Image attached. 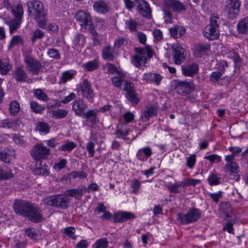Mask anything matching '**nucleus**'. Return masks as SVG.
I'll list each match as a JSON object with an SVG mask.
<instances>
[{
  "label": "nucleus",
  "mask_w": 248,
  "mask_h": 248,
  "mask_svg": "<svg viewBox=\"0 0 248 248\" xmlns=\"http://www.w3.org/2000/svg\"><path fill=\"white\" fill-rule=\"evenodd\" d=\"M13 208L17 214L27 217L33 222H40L43 218V215L40 209L26 201L15 200Z\"/></svg>",
  "instance_id": "obj_1"
},
{
  "label": "nucleus",
  "mask_w": 248,
  "mask_h": 248,
  "mask_svg": "<svg viewBox=\"0 0 248 248\" xmlns=\"http://www.w3.org/2000/svg\"><path fill=\"white\" fill-rule=\"evenodd\" d=\"M28 13L32 16L39 27L45 29L47 22V13L43 3L39 0H30L27 2Z\"/></svg>",
  "instance_id": "obj_2"
},
{
  "label": "nucleus",
  "mask_w": 248,
  "mask_h": 248,
  "mask_svg": "<svg viewBox=\"0 0 248 248\" xmlns=\"http://www.w3.org/2000/svg\"><path fill=\"white\" fill-rule=\"evenodd\" d=\"M186 9V6L179 0H164L162 11L165 22L167 23L172 22L174 18L173 12L175 14H178L185 11Z\"/></svg>",
  "instance_id": "obj_3"
},
{
  "label": "nucleus",
  "mask_w": 248,
  "mask_h": 248,
  "mask_svg": "<svg viewBox=\"0 0 248 248\" xmlns=\"http://www.w3.org/2000/svg\"><path fill=\"white\" fill-rule=\"evenodd\" d=\"M134 50L136 54L133 56L132 62L138 68L145 66L147 59L152 58L153 56V52L149 46L145 48L135 47Z\"/></svg>",
  "instance_id": "obj_4"
},
{
  "label": "nucleus",
  "mask_w": 248,
  "mask_h": 248,
  "mask_svg": "<svg viewBox=\"0 0 248 248\" xmlns=\"http://www.w3.org/2000/svg\"><path fill=\"white\" fill-rule=\"evenodd\" d=\"M70 202V199L63 194L53 195L45 198L43 203L48 206L66 209Z\"/></svg>",
  "instance_id": "obj_5"
},
{
  "label": "nucleus",
  "mask_w": 248,
  "mask_h": 248,
  "mask_svg": "<svg viewBox=\"0 0 248 248\" xmlns=\"http://www.w3.org/2000/svg\"><path fill=\"white\" fill-rule=\"evenodd\" d=\"M202 217V211L199 209L190 208L186 214L179 213L177 215V220L183 224H188L196 222Z\"/></svg>",
  "instance_id": "obj_6"
},
{
  "label": "nucleus",
  "mask_w": 248,
  "mask_h": 248,
  "mask_svg": "<svg viewBox=\"0 0 248 248\" xmlns=\"http://www.w3.org/2000/svg\"><path fill=\"white\" fill-rule=\"evenodd\" d=\"M51 155L49 148H47L42 143L34 145L31 151V155L32 158L38 163V161L46 160Z\"/></svg>",
  "instance_id": "obj_7"
},
{
  "label": "nucleus",
  "mask_w": 248,
  "mask_h": 248,
  "mask_svg": "<svg viewBox=\"0 0 248 248\" xmlns=\"http://www.w3.org/2000/svg\"><path fill=\"white\" fill-rule=\"evenodd\" d=\"M173 87L178 94L185 95L195 89V85L192 80H175L173 81Z\"/></svg>",
  "instance_id": "obj_8"
},
{
  "label": "nucleus",
  "mask_w": 248,
  "mask_h": 248,
  "mask_svg": "<svg viewBox=\"0 0 248 248\" xmlns=\"http://www.w3.org/2000/svg\"><path fill=\"white\" fill-rule=\"evenodd\" d=\"M241 2L240 0H226L225 9L230 18L233 19L237 17L240 13Z\"/></svg>",
  "instance_id": "obj_9"
},
{
  "label": "nucleus",
  "mask_w": 248,
  "mask_h": 248,
  "mask_svg": "<svg viewBox=\"0 0 248 248\" xmlns=\"http://www.w3.org/2000/svg\"><path fill=\"white\" fill-rule=\"evenodd\" d=\"M24 61L28 72L33 75H37L40 72L42 65L38 60L34 59L30 55H27L25 57Z\"/></svg>",
  "instance_id": "obj_10"
},
{
  "label": "nucleus",
  "mask_w": 248,
  "mask_h": 248,
  "mask_svg": "<svg viewBox=\"0 0 248 248\" xmlns=\"http://www.w3.org/2000/svg\"><path fill=\"white\" fill-rule=\"evenodd\" d=\"M172 51L173 60L177 65L180 64L186 58L184 49L178 43H174L171 46Z\"/></svg>",
  "instance_id": "obj_11"
},
{
  "label": "nucleus",
  "mask_w": 248,
  "mask_h": 248,
  "mask_svg": "<svg viewBox=\"0 0 248 248\" xmlns=\"http://www.w3.org/2000/svg\"><path fill=\"white\" fill-rule=\"evenodd\" d=\"M79 90L81 92L83 97L86 98L91 102L93 101L94 97V93L92 85L88 79H83L82 84L79 88Z\"/></svg>",
  "instance_id": "obj_12"
},
{
  "label": "nucleus",
  "mask_w": 248,
  "mask_h": 248,
  "mask_svg": "<svg viewBox=\"0 0 248 248\" xmlns=\"http://www.w3.org/2000/svg\"><path fill=\"white\" fill-rule=\"evenodd\" d=\"M137 5V11L142 16L150 18L152 16V9L147 1L145 0H136Z\"/></svg>",
  "instance_id": "obj_13"
},
{
  "label": "nucleus",
  "mask_w": 248,
  "mask_h": 248,
  "mask_svg": "<svg viewBox=\"0 0 248 248\" xmlns=\"http://www.w3.org/2000/svg\"><path fill=\"white\" fill-rule=\"evenodd\" d=\"M76 20L81 26H88L91 24L92 17L89 13L84 10H78L75 14Z\"/></svg>",
  "instance_id": "obj_14"
},
{
  "label": "nucleus",
  "mask_w": 248,
  "mask_h": 248,
  "mask_svg": "<svg viewBox=\"0 0 248 248\" xmlns=\"http://www.w3.org/2000/svg\"><path fill=\"white\" fill-rule=\"evenodd\" d=\"M203 35L205 37L210 40L217 39L220 35L219 29L207 25L203 31Z\"/></svg>",
  "instance_id": "obj_15"
},
{
  "label": "nucleus",
  "mask_w": 248,
  "mask_h": 248,
  "mask_svg": "<svg viewBox=\"0 0 248 248\" xmlns=\"http://www.w3.org/2000/svg\"><path fill=\"white\" fill-rule=\"evenodd\" d=\"M142 79L147 83L159 85L162 80V77L159 74L148 72L144 73Z\"/></svg>",
  "instance_id": "obj_16"
},
{
  "label": "nucleus",
  "mask_w": 248,
  "mask_h": 248,
  "mask_svg": "<svg viewBox=\"0 0 248 248\" xmlns=\"http://www.w3.org/2000/svg\"><path fill=\"white\" fill-rule=\"evenodd\" d=\"M14 77L18 82H31V79L28 78L27 73L21 67H17L15 69Z\"/></svg>",
  "instance_id": "obj_17"
},
{
  "label": "nucleus",
  "mask_w": 248,
  "mask_h": 248,
  "mask_svg": "<svg viewBox=\"0 0 248 248\" xmlns=\"http://www.w3.org/2000/svg\"><path fill=\"white\" fill-rule=\"evenodd\" d=\"M87 106L81 99L75 100L73 102L72 109L78 116H82Z\"/></svg>",
  "instance_id": "obj_18"
},
{
  "label": "nucleus",
  "mask_w": 248,
  "mask_h": 248,
  "mask_svg": "<svg viewBox=\"0 0 248 248\" xmlns=\"http://www.w3.org/2000/svg\"><path fill=\"white\" fill-rule=\"evenodd\" d=\"M157 111V108L154 105L147 106L145 110L142 113L140 120L143 122H147L149 121L151 117L156 115Z\"/></svg>",
  "instance_id": "obj_19"
},
{
  "label": "nucleus",
  "mask_w": 248,
  "mask_h": 248,
  "mask_svg": "<svg viewBox=\"0 0 248 248\" xmlns=\"http://www.w3.org/2000/svg\"><path fill=\"white\" fill-rule=\"evenodd\" d=\"M153 154L152 148L146 146L140 149L137 154V158L141 161H146Z\"/></svg>",
  "instance_id": "obj_20"
},
{
  "label": "nucleus",
  "mask_w": 248,
  "mask_h": 248,
  "mask_svg": "<svg viewBox=\"0 0 248 248\" xmlns=\"http://www.w3.org/2000/svg\"><path fill=\"white\" fill-rule=\"evenodd\" d=\"M135 218L134 214L128 212H119L114 216L113 220L115 222H123L128 219Z\"/></svg>",
  "instance_id": "obj_21"
},
{
  "label": "nucleus",
  "mask_w": 248,
  "mask_h": 248,
  "mask_svg": "<svg viewBox=\"0 0 248 248\" xmlns=\"http://www.w3.org/2000/svg\"><path fill=\"white\" fill-rule=\"evenodd\" d=\"M4 22L9 27V33L13 34L20 27L22 23V19L16 18L15 19H6Z\"/></svg>",
  "instance_id": "obj_22"
},
{
  "label": "nucleus",
  "mask_w": 248,
  "mask_h": 248,
  "mask_svg": "<svg viewBox=\"0 0 248 248\" xmlns=\"http://www.w3.org/2000/svg\"><path fill=\"white\" fill-rule=\"evenodd\" d=\"M94 10L99 14H105L109 10V7L105 1L97 0L93 5Z\"/></svg>",
  "instance_id": "obj_23"
},
{
  "label": "nucleus",
  "mask_w": 248,
  "mask_h": 248,
  "mask_svg": "<svg viewBox=\"0 0 248 248\" xmlns=\"http://www.w3.org/2000/svg\"><path fill=\"white\" fill-rule=\"evenodd\" d=\"M182 70L183 74L185 76L193 77L198 73L199 67L197 64L193 63L182 67Z\"/></svg>",
  "instance_id": "obj_24"
},
{
  "label": "nucleus",
  "mask_w": 248,
  "mask_h": 248,
  "mask_svg": "<svg viewBox=\"0 0 248 248\" xmlns=\"http://www.w3.org/2000/svg\"><path fill=\"white\" fill-rule=\"evenodd\" d=\"M169 31L171 37L177 38L185 34L186 29L183 26L174 25L169 29Z\"/></svg>",
  "instance_id": "obj_25"
},
{
  "label": "nucleus",
  "mask_w": 248,
  "mask_h": 248,
  "mask_svg": "<svg viewBox=\"0 0 248 248\" xmlns=\"http://www.w3.org/2000/svg\"><path fill=\"white\" fill-rule=\"evenodd\" d=\"M98 113V110L94 109H91L86 112H84V114L82 116L86 121H90L93 125L96 124L98 122L96 116Z\"/></svg>",
  "instance_id": "obj_26"
},
{
  "label": "nucleus",
  "mask_w": 248,
  "mask_h": 248,
  "mask_svg": "<svg viewBox=\"0 0 248 248\" xmlns=\"http://www.w3.org/2000/svg\"><path fill=\"white\" fill-rule=\"evenodd\" d=\"M237 31L241 34H248V16L240 20L237 25Z\"/></svg>",
  "instance_id": "obj_27"
},
{
  "label": "nucleus",
  "mask_w": 248,
  "mask_h": 248,
  "mask_svg": "<svg viewBox=\"0 0 248 248\" xmlns=\"http://www.w3.org/2000/svg\"><path fill=\"white\" fill-rule=\"evenodd\" d=\"M86 43V38L84 35L81 34H77L73 39V45L78 50L81 49Z\"/></svg>",
  "instance_id": "obj_28"
},
{
  "label": "nucleus",
  "mask_w": 248,
  "mask_h": 248,
  "mask_svg": "<svg viewBox=\"0 0 248 248\" xmlns=\"http://www.w3.org/2000/svg\"><path fill=\"white\" fill-rule=\"evenodd\" d=\"M39 164L35 165V167L33 170V172L35 175H42L47 176L49 174L48 167L45 164L42 165V161H38Z\"/></svg>",
  "instance_id": "obj_29"
},
{
  "label": "nucleus",
  "mask_w": 248,
  "mask_h": 248,
  "mask_svg": "<svg viewBox=\"0 0 248 248\" xmlns=\"http://www.w3.org/2000/svg\"><path fill=\"white\" fill-rule=\"evenodd\" d=\"M102 57L107 61H112L114 58V48L110 46H107L102 50Z\"/></svg>",
  "instance_id": "obj_30"
},
{
  "label": "nucleus",
  "mask_w": 248,
  "mask_h": 248,
  "mask_svg": "<svg viewBox=\"0 0 248 248\" xmlns=\"http://www.w3.org/2000/svg\"><path fill=\"white\" fill-rule=\"evenodd\" d=\"M98 59H95L93 61H89L83 64V69L87 71H93L99 67Z\"/></svg>",
  "instance_id": "obj_31"
},
{
  "label": "nucleus",
  "mask_w": 248,
  "mask_h": 248,
  "mask_svg": "<svg viewBox=\"0 0 248 248\" xmlns=\"http://www.w3.org/2000/svg\"><path fill=\"white\" fill-rule=\"evenodd\" d=\"M64 194L66 196L74 197L78 199L81 197L83 194V190L82 189H68L65 190Z\"/></svg>",
  "instance_id": "obj_32"
},
{
  "label": "nucleus",
  "mask_w": 248,
  "mask_h": 248,
  "mask_svg": "<svg viewBox=\"0 0 248 248\" xmlns=\"http://www.w3.org/2000/svg\"><path fill=\"white\" fill-rule=\"evenodd\" d=\"M209 46L207 45L199 44L196 46L194 54L197 57H200L206 54L209 49Z\"/></svg>",
  "instance_id": "obj_33"
},
{
  "label": "nucleus",
  "mask_w": 248,
  "mask_h": 248,
  "mask_svg": "<svg viewBox=\"0 0 248 248\" xmlns=\"http://www.w3.org/2000/svg\"><path fill=\"white\" fill-rule=\"evenodd\" d=\"M12 11L16 18L22 19L24 11L21 4H18L12 7Z\"/></svg>",
  "instance_id": "obj_34"
},
{
  "label": "nucleus",
  "mask_w": 248,
  "mask_h": 248,
  "mask_svg": "<svg viewBox=\"0 0 248 248\" xmlns=\"http://www.w3.org/2000/svg\"><path fill=\"white\" fill-rule=\"evenodd\" d=\"M221 22V19L218 15L217 14H212L210 17V23L208 25L219 29V24Z\"/></svg>",
  "instance_id": "obj_35"
},
{
  "label": "nucleus",
  "mask_w": 248,
  "mask_h": 248,
  "mask_svg": "<svg viewBox=\"0 0 248 248\" xmlns=\"http://www.w3.org/2000/svg\"><path fill=\"white\" fill-rule=\"evenodd\" d=\"M220 177L215 171H212L208 178V181L211 186L217 185L220 183Z\"/></svg>",
  "instance_id": "obj_36"
},
{
  "label": "nucleus",
  "mask_w": 248,
  "mask_h": 248,
  "mask_svg": "<svg viewBox=\"0 0 248 248\" xmlns=\"http://www.w3.org/2000/svg\"><path fill=\"white\" fill-rule=\"evenodd\" d=\"M224 168L233 174L238 173L239 169V165L236 162L226 163Z\"/></svg>",
  "instance_id": "obj_37"
},
{
  "label": "nucleus",
  "mask_w": 248,
  "mask_h": 248,
  "mask_svg": "<svg viewBox=\"0 0 248 248\" xmlns=\"http://www.w3.org/2000/svg\"><path fill=\"white\" fill-rule=\"evenodd\" d=\"M24 40L23 37L18 35H14L12 37L9 45L8 46V49H12L15 46L19 44H23Z\"/></svg>",
  "instance_id": "obj_38"
},
{
  "label": "nucleus",
  "mask_w": 248,
  "mask_h": 248,
  "mask_svg": "<svg viewBox=\"0 0 248 248\" xmlns=\"http://www.w3.org/2000/svg\"><path fill=\"white\" fill-rule=\"evenodd\" d=\"M36 129L40 133L47 134L49 131V127L48 124L43 122H39L37 123L36 126Z\"/></svg>",
  "instance_id": "obj_39"
},
{
  "label": "nucleus",
  "mask_w": 248,
  "mask_h": 248,
  "mask_svg": "<svg viewBox=\"0 0 248 248\" xmlns=\"http://www.w3.org/2000/svg\"><path fill=\"white\" fill-rule=\"evenodd\" d=\"M12 69L11 65L7 62L3 61L0 59V73L6 75Z\"/></svg>",
  "instance_id": "obj_40"
},
{
  "label": "nucleus",
  "mask_w": 248,
  "mask_h": 248,
  "mask_svg": "<svg viewBox=\"0 0 248 248\" xmlns=\"http://www.w3.org/2000/svg\"><path fill=\"white\" fill-rule=\"evenodd\" d=\"M129 133V129H123L120 126H118L116 128L115 133L118 138L125 140L126 136L128 135Z\"/></svg>",
  "instance_id": "obj_41"
},
{
  "label": "nucleus",
  "mask_w": 248,
  "mask_h": 248,
  "mask_svg": "<svg viewBox=\"0 0 248 248\" xmlns=\"http://www.w3.org/2000/svg\"><path fill=\"white\" fill-rule=\"evenodd\" d=\"M77 146V144L73 141H65L64 143L59 148L60 150L62 151L71 152Z\"/></svg>",
  "instance_id": "obj_42"
},
{
  "label": "nucleus",
  "mask_w": 248,
  "mask_h": 248,
  "mask_svg": "<svg viewBox=\"0 0 248 248\" xmlns=\"http://www.w3.org/2000/svg\"><path fill=\"white\" fill-rule=\"evenodd\" d=\"M68 112L65 109H58L52 112V116L56 119H62L68 115Z\"/></svg>",
  "instance_id": "obj_43"
},
{
  "label": "nucleus",
  "mask_w": 248,
  "mask_h": 248,
  "mask_svg": "<svg viewBox=\"0 0 248 248\" xmlns=\"http://www.w3.org/2000/svg\"><path fill=\"white\" fill-rule=\"evenodd\" d=\"M223 74L220 71H214L211 73L210 76V80L214 83H218L220 80L223 79Z\"/></svg>",
  "instance_id": "obj_44"
},
{
  "label": "nucleus",
  "mask_w": 248,
  "mask_h": 248,
  "mask_svg": "<svg viewBox=\"0 0 248 248\" xmlns=\"http://www.w3.org/2000/svg\"><path fill=\"white\" fill-rule=\"evenodd\" d=\"M14 177V174L12 173L10 169H0V178L4 180L12 178Z\"/></svg>",
  "instance_id": "obj_45"
},
{
  "label": "nucleus",
  "mask_w": 248,
  "mask_h": 248,
  "mask_svg": "<svg viewBox=\"0 0 248 248\" xmlns=\"http://www.w3.org/2000/svg\"><path fill=\"white\" fill-rule=\"evenodd\" d=\"M108 242L106 238H102L96 241L94 248H108Z\"/></svg>",
  "instance_id": "obj_46"
},
{
  "label": "nucleus",
  "mask_w": 248,
  "mask_h": 248,
  "mask_svg": "<svg viewBox=\"0 0 248 248\" xmlns=\"http://www.w3.org/2000/svg\"><path fill=\"white\" fill-rule=\"evenodd\" d=\"M196 162V155L192 154L186 158V166L190 169H192Z\"/></svg>",
  "instance_id": "obj_47"
},
{
  "label": "nucleus",
  "mask_w": 248,
  "mask_h": 248,
  "mask_svg": "<svg viewBox=\"0 0 248 248\" xmlns=\"http://www.w3.org/2000/svg\"><path fill=\"white\" fill-rule=\"evenodd\" d=\"M74 74L69 71H65L62 74L61 78L60 80V83H65L67 81L71 80L74 77Z\"/></svg>",
  "instance_id": "obj_48"
},
{
  "label": "nucleus",
  "mask_w": 248,
  "mask_h": 248,
  "mask_svg": "<svg viewBox=\"0 0 248 248\" xmlns=\"http://www.w3.org/2000/svg\"><path fill=\"white\" fill-rule=\"evenodd\" d=\"M45 32L43 31L38 29H36L33 32L31 40L32 42L34 43L37 40L42 39L45 36Z\"/></svg>",
  "instance_id": "obj_49"
},
{
  "label": "nucleus",
  "mask_w": 248,
  "mask_h": 248,
  "mask_svg": "<svg viewBox=\"0 0 248 248\" xmlns=\"http://www.w3.org/2000/svg\"><path fill=\"white\" fill-rule=\"evenodd\" d=\"M25 233L29 237L33 240H36L38 237V231L34 228L26 229Z\"/></svg>",
  "instance_id": "obj_50"
},
{
  "label": "nucleus",
  "mask_w": 248,
  "mask_h": 248,
  "mask_svg": "<svg viewBox=\"0 0 248 248\" xmlns=\"http://www.w3.org/2000/svg\"><path fill=\"white\" fill-rule=\"evenodd\" d=\"M34 95L39 100L44 101H47L49 98L46 93H45L41 89H36L34 93Z\"/></svg>",
  "instance_id": "obj_51"
},
{
  "label": "nucleus",
  "mask_w": 248,
  "mask_h": 248,
  "mask_svg": "<svg viewBox=\"0 0 248 248\" xmlns=\"http://www.w3.org/2000/svg\"><path fill=\"white\" fill-rule=\"evenodd\" d=\"M125 24L131 32H137V28L138 25L137 21L130 18L126 21Z\"/></svg>",
  "instance_id": "obj_52"
},
{
  "label": "nucleus",
  "mask_w": 248,
  "mask_h": 248,
  "mask_svg": "<svg viewBox=\"0 0 248 248\" xmlns=\"http://www.w3.org/2000/svg\"><path fill=\"white\" fill-rule=\"evenodd\" d=\"M19 109V105L16 101H13L10 104L9 110L11 115H16L18 112Z\"/></svg>",
  "instance_id": "obj_53"
},
{
  "label": "nucleus",
  "mask_w": 248,
  "mask_h": 248,
  "mask_svg": "<svg viewBox=\"0 0 248 248\" xmlns=\"http://www.w3.org/2000/svg\"><path fill=\"white\" fill-rule=\"evenodd\" d=\"M128 100L131 102L132 104L137 105L139 103V99L137 96L135 91L126 93V95Z\"/></svg>",
  "instance_id": "obj_54"
},
{
  "label": "nucleus",
  "mask_w": 248,
  "mask_h": 248,
  "mask_svg": "<svg viewBox=\"0 0 248 248\" xmlns=\"http://www.w3.org/2000/svg\"><path fill=\"white\" fill-rule=\"evenodd\" d=\"M227 57L232 59L235 65L239 64L241 63V59L238 54L235 51H231L228 53Z\"/></svg>",
  "instance_id": "obj_55"
},
{
  "label": "nucleus",
  "mask_w": 248,
  "mask_h": 248,
  "mask_svg": "<svg viewBox=\"0 0 248 248\" xmlns=\"http://www.w3.org/2000/svg\"><path fill=\"white\" fill-rule=\"evenodd\" d=\"M63 232L67 236L70 237L72 239H75L76 238V235H74L76 232V230L73 227H66L64 229Z\"/></svg>",
  "instance_id": "obj_56"
},
{
  "label": "nucleus",
  "mask_w": 248,
  "mask_h": 248,
  "mask_svg": "<svg viewBox=\"0 0 248 248\" xmlns=\"http://www.w3.org/2000/svg\"><path fill=\"white\" fill-rule=\"evenodd\" d=\"M204 158L209 160L212 164L218 163L221 161V157L217 154H212L208 156H205Z\"/></svg>",
  "instance_id": "obj_57"
},
{
  "label": "nucleus",
  "mask_w": 248,
  "mask_h": 248,
  "mask_svg": "<svg viewBox=\"0 0 248 248\" xmlns=\"http://www.w3.org/2000/svg\"><path fill=\"white\" fill-rule=\"evenodd\" d=\"M122 117L125 123H129L134 119L135 115L132 112L127 111L122 115Z\"/></svg>",
  "instance_id": "obj_58"
},
{
  "label": "nucleus",
  "mask_w": 248,
  "mask_h": 248,
  "mask_svg": "<svg viewBox=\"0 0 248 248\" xmlns=\"http://www.w3.org/2000/svg\"><path fill=\"white\" fill-rule=\"evenodd\" d=\"M47 54L51 58L55 59H59L61 58V54L59 51L55 48H50L47 51Z\"/></svg>",
  "instance_id": "obj_59"
},
{
  "label": "nucleus",
  "mask_w": 248,
  "mask_h": 248,
  "mask_svg": "<svg viewBox=\"0 0 248 248\" xmlns=\"http://www.w3.org/2000/svg\"><path fill=\"white\" fill-rule=\"evenodd\" d=\"M94 147L95 144L93 141H90L87 143L86 145V148L89 153V157H92L93 156L94 154Z\"/></svg>",
  "instance_id": "obj_60"
},
{
  "label": "nucleus",
  "mask_w": 248,
  "mask_h": 248,
  "mask_svg": "<svg viewBox=\"0 0 248 248\" xmlns=\"http://www.w3.org/2000/svg\"><path fill=\"white\" fill-rule=\"evenodd\" d=\"M31 108L33 112L35 113H41L44 110V108L35 102H31Z\"/></svg>",
  "instance_id": "obj_61"
},
{
  "label": "nucleus",
  "mask_w": 248,
  "mask_h": 248,
  "mask_svg": "<svg viewBox=\"0 0 248 248\" xmlns=\"http://www.w3.org/2000/svg\"><path fill=\"white\" fill-rule=\"evenodd\" d=\"M182 185V183H175L173 184H170L169 185L167 186L168 189L170 191L173 192L175 193H180V191L179 190V188Z\"/></svg>",
  "instance_id": "obj_62"
},
{
  "label": "nucleus",
  "mask_w": 248,
  "mask_h": 248,
  "mask_svg": "<svg viewBox=\"0 0 248 248\" xmlns=\"http://www.w3.org/2000/svg\"><path fill=\"white\" fill-rule=\"evenodd\" d=\"M123 78L121 76L114 77L111 78V81L114 86L120 87L122 85Z\"/></svg>",
  "instance_id": "obj_63"
},
{
  "label": "nucleus",
  "mask_w": 248,
  "mask_h": 248,
  "mask_svg": "<svg viewBox=\"0 0 248 248\" xmlns=\"http://www.w3.org/2000/svg\"><path fill=\"white\" fill-rule=\"evenodd\" d=\"M14 122L9 119H4L0 122V126L2 128H11L13 127Z\"/></svg>",
  "instance_id": "obj_64"
}]
</instances>
